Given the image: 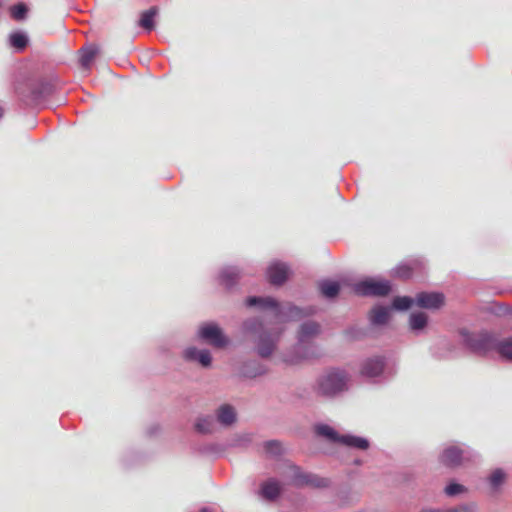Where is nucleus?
Returning a JSON list of instances; mask_svg holds the SVG:
<instances>
[{
	"label": "nucleus",
	"instance_id": "nucleus-26",
	"mask_svg": "<svg viewBox=\"0 0 512 512\" xmlns=\"http://www.w3.org/2000/svg\"><path fill=\"white\" fill-rule=\"evenodd\" d=\"M27 43L28 38L23 33H14L10 36V44L18 50L24 49Z\"/></svg>",
	"mask_w": 512,
	"mask_h": 512
},
{
	"label": "nucleus",
	"instance_id": "nucleus-11",
	"mask_svg": "<svg viewBox=\"0 0 512 512\" xmlns=\"http://www.w3.org/2000/svg\"><path fill=\"white\" fill-rule=\"evenodd\" d=\"M417 306L425 309H437L444 304V295L437 292H421L415 297Z\"/></svg>",
	"mask_w": 512,
	"mask_h": 512
},
{
	"label": "nucleus",
	"instance_id": "nucleus-35",
	"mask_svg": "<svg viewBox=\"0 0 512 512\" xmlns=\"http://www.w3.org/2000/svg\"><path fill=\"white\" fill-rule=\"evenodd\" d=\"M200 512H213V511L209 508H203Z\"/></svg>",
	"mask_w": 512,
	"mask_h": 512
},
{
	"label": "nucleus",
	"instance_id": "nucleus-25",
	"mask_svg": "<svg viewBox=\"0 0 512 512\" xmlns=\"http://www.w3.org/2000/svg\"><path fill=\"white\" fill-rule=\"evenodd\" d=\"M264 450L268 456L277 457L283 453L284 448L279 441L271 440L264 443Z\"/></svg>",
	"mask_w": 512,
	"mask_h": 512
},
{
	"label": "nucleus",
	"instance_id": "nucleus-21",
	"mask_svg": "<svg viewBox=\"0 0 512 512\" xmlns=\"http://www.w3.org/2000/svg\"><path fill=\"white\" fill-rule=\"evenodd\" d=\"M495 351L501 358L512 361V337L497 341Z\"/></svg>",
	"mask_w": 512,
	"mask_h": 512
},
{
	"label": "nucleus",
	"instance_id": "nucleus-36",
	"mask_svg": "<svg viewBox=\"0 0 512 512\" xmlns=\"http://www.w3.org/2000/svg\"><path fill=\"white\" fill-rule=\"evenodd\" d=\"M3 116V109L0 107V118Z\"/></svg>",
	"mask_w": 512,
	"mask_h": 512
},
{
	"label": "nucleus",
	"instance_id": "nucleus-23",
	"mask_svg": "<svg viewBox=\"0 0 512 512\" xmlns=\"http://www.w3.org/2000/svg\"><path fill=\"white\" fill-rule=\"evenodd\" d=\"M410 328L413 331H420L427 325V315L423 312L412 313L409 320Z\"/></svg>",
	"mask_w": 512,
	"mask_h": 512
},
{
	"label": "nucleus",
	"instance_id": "nucleus-17",
	"mask_svg": "<svg viewBox=\"0 0 512 512\" xmlns=\"http://www.w3.org/2000/svg\"><path fill=\"white\" fill-rule=\"evenodd\" d=\"M80 64L83 68L89 69L95 58L100 52L97 45H88L83 47L80 51Z\"/></svg>",
	"mask_w": 512,
	"mask_h": 512
},
{
	"label": "nucleus",
	"instance_id": "nucleus-3",
	"mask_svg": "<svg viewBox=\"0 0 512 512\" xmlns=\"http://www.w3.org/2000/svg\"><path fill=\"white\" fill-rule=\"evenodd\" d=\"M347 381L344 371L330 370L318 377L315 390L321 396L334 397L347 389Z\"/></svg>",
	"mask_w": 512,
	"mask_h": 512
},
{
	"label": "nucleus",
	"instance_id": "nucleus-4",
	"mask_svg": "<svg viewBox=\"0 0 512 512\" xmlns=\"http://www.w3.org/2000/svg\"><path fill=\"white\" fill-rule=\"evenodd\" d=\"M461 334L465 345L476 354L485 355L496 350L498 340L487 332L463 331Z\"/></svg>",
	"mask_w": 512,
	"mask_h": 512
},
{
	"label": "nucleus",
	"instance_id": "nucleus-29",
	"mask_svg": "<svg viewBox=\"0 0 512 512\" xmlns=\"http://www.w3.org/2000/svg\"><path fill=\"white\" fill-rule=\"evenodd\" d=\"M11 16L15 20H23L27 14V7L20 3L10 9Z\"/></svg>",
	"mask_w": 512,
	"mask_h": 512
},
{
	"label": "nucleus",
	"instance_id": "nucleus-16",
	"mask_svg": "<svg viewBox=\"0 0 512 512\" xmlns=\"http://www.w3.org/2000/svg\"><path fill=\"white\" fill-rule=\"evenodd\" d=\"M281 493V484L276 479H269L261 485L260 494L266 500H275Z\"/></svg>",
	"mask_w": 512,
	"mask_h": 512
},
{
	"label": "nucleus",
	"instance_id": "nucleus-13",
	"mask_svg": "<svg viewBox=\"0 0 512 512\" xmlns=\"http://www.w3.org/2000/svg\"><path fill=\"white\" fill-rule=\"evenodd\" d=\"M267 275L273 285H281L286 281L289 269L284 263L276 262L268 267Z\"/></svg>",
	"mask_w": 512,
	"mask_h": 512
},
{
	"label": "nucleus",
	"instance_id": "nucleus-34",
	"mask_svg": "<svg viewBox=\"0 0 512 512\" xmlns=\"http://www.w3.org/2000/svg\"><path fill=\"white\" fill-rule=\"evenodd\" d=\"M248 375L249 376H252V377H255V376H258V375H262L265 373V369L261 366H258L257 370L255 372H250V371H247Z\"/></svg>",
	"mask_w": 512,
	"mask_h": 512
},
{
	"label": "nucleus",
	"instance_id": "nucleus-18",
	"mask_svg": "<svg viewBox=\"0 0 512 512\" xmlns=\"http://www.w3.org/2000/svg\"><path fill=\"white\" fill-rule=\"evenodd\" d=\"M158 14L157 7H151L140 15L138 25L150 32L155 28V17Z\"/></svg>",
	"mask_w": 512,
	"mask_h": 512
},
{
	"label": "nucleus",
	"instance_id": "nucleus-20",
	"mask_svg": "<svg viewBox=\"0 0 512 512\" xmlns=\"http://www.w3.org/2000/svg\"><path fill=\"white\" fill-rule=\"evenodd\" d=\"M390 309L384 306H377L371 311L370 319L373 324L382 325L389 319Z\"/></svg>",
	"mask_w": 512,
	"mask_h": 512
},
{
	"label": "nucleus",
	"instance_id": "nucleus-31",
	"mask_svg": "<svg viewBox=\"0 0 512 512\" xmlns=\"http://www.w3.org/2000/svg\"><path fill=\"white\" fill-rule=\"evenodd\" d=\"M394 275L399 278H409L411 269L407 265H399L394 269Z\"/></svg>",
	"mask_w": 512,
	"mask_h": 512
},
{
	"label": "nucleus",
	"instance_id": "nucleus-24",
	"mask_svg": "<svg viewBox=\"0 0 512 512\" xmlns=\"http://www.w3.org/2000/svg\"><path fill=\"white\" fill-rule=\"evenodd\" d=\"M214 426V420L211 417L199 418L195 424L196 430L203 434L212 433Z\"/></svg>",
	"mask_w": 512,
	"mask_h": 512
},
{
	"label": "nucleus",
	"instance_id": "nucleus-2",
	"mask_svg": "<svg viewBox=\"0 0 512 512\" xmlns=\"http://www.w3.org/2000/svg\"><path fill=\"white\" fill-rule=\"evenodd\" d=\"M243 328L251 334H259L257 341V352L261 357H269L275 350L281 331H275L272 334L264 329L263 323L254 318L244 322Z\"/></svg>",
	"mask_w": 512,
	"mask_h": 512
},
{
	"label": "nucleus",
	"instance_id": "nucleus-8",
	"mask_svg": "<svg viewBox=\"0 0 512 512\" xmlns=\"http://www.w3.org/2000/svg\"><path fill=\"white\" fill-rule=\"evenodd\" d=\"M200 338L211 345L222 348L228 344V339L223 335L222 330L216 324H206L199 329Z\"/></svg>",
	"mask_w": 512,
	"mask_h": 512
},
{
	"label": "nucleus",
	"instance_id": "nucleus-27",
	"mask_svg": "<svg viewBox=\"0 0 512 512\" xmlns=\"http://www.w3.org/2000/svg\"><path fill=\"white\" fill-rule=\"evenodd\" d=\"M414 302L415 299L408 296L396 297L393 300V308L396 310H407Z\"/></svg>",
	"mask_w": 512,
	"mask_h": 512
},
{
	"label": "nucleus",
	"instance_id": "nucleus-7",
	"mask_svg": "<svg viewBox=\"0 0 512 512\" xmlns=\"http://www.w3.org/2000/svg\"><path fill=\"white\" fill-rule=\"evenodd\" d=\"M474 455L466 449H461L457 446H449L444 449L440 456V461L448 467H455L463 464L464 462L471 461Z\"/></svg>",
	"mask_w": 512,
	"mask_h": 512
},
{
	"label": "nucleus",
	"instance_id": "nucleus-10",
	"mask_svg": "<svg viewBox=\"0 0 512 512\" xmlns=\"http://www.w3.org/2000/svg\"><path fill=\"white\" fill-rule=\"evenodd\" d=\"M321 332L320 325L315 321H306L300 325L298 331V345L297 349H302V347L309 343L311 340L316 338Z\"/></svg>",
	"mask_w": 512,
	"mask_h": 512
},
{
	"label": "nucleus",
	"instance_id": "nucleus-14",
	"mask_svg": "<svg viewBox=\"0 0 512 512\" xmlns=\"http://www.w3.org/2000/svg\"><path fill=\"white\" fill-rule=\"evenodd\" d=\"M384 369V360L382 357L376 356L368 358L362 364L361 373L366 377L379 376Z\"/></svg>",
	"mask_w": 512,
	"mask_h": 512
},
{
	"label": "nucleus",
	"instance_id": "nucleus-5",
	"mask_svg": "<svg viewBox=\"0 0 512 512\" xmlns=\"http://www.w3.org/2000/svg\"><path fill=\"white\" fill-rule=\"evenodd\" d=\"M317 433L332 442H338L351 448H356L359 450H367L369 448V441L367 439L350 434L339 435L332 427L328 425L318 426Z\"/></svg>",
	"mask_w": 512,
	"mask_h": 512
},
{
	"label": "nucleus",
	"instance_id": "nucleus-15",
	"mask_svg": "<svg viewBox=\"0 0 512 512\" xmlns=\"http://www.w3.org/2000/svg\"><path fill=\"white\" fill-rule=\"evenodd\" d=\"M216 418L222 426L229 427L237 420L236 409L230 404H222L216 410Z\"/></svg>",
	"mask_w": 512,
	"mask_h": 512
},
{
	"label": "nucleus",
	"instance_id": "nucleus-28",
	"mask_svg": "<svg viewBox=\"0 0 512 512\" xmlns=\"http://www.w3.org/2000/svg\"><path fill=\"white\" fill-rule=\"evenodd\" d=\"M505 473L502 469H495L490 477L489 483L493 488H498L505 480Z\"/></svg>",
	"mask_w": 512,
	"mask_h": 512
},
{
	"label": "nucleus",
	"instance_id": "nucleus-22",
	"mask_svg": "<svg viewBox=\"0 0 512 512\" xmlns=\"http://www.w3.org/2000/svg\"><path fill=\"white\" fill-rule=\"evenodd\" d=\"M319 288L326 298H334L338 295L340 286L338 282L325 280L319 283Z\"/></svg>",
	"mask_w": 512,
	"mask_h": 512
},
{
	"label": "nucleus",
	"instance_id": "nucleus-30",
	"mask_svg": "<svg viewBox=\"0 0 512 512\" xmlns=\"http://www.w3.org/2000/svg\"><path fill=\"white\" fill-rule=\"evenodd\" d=\"M444 491L448 496H456L461 493H464L466 491V488L458 483H450L445 487Z\"/></svg>",
	"mask_w": 512,
	"mask_h": 512
},
{
	"label": "nucleus",
	"instance_id": "nucleus-1",
	"mask_svg": "<svg viewBox=\"0 0 512 512\" xmlns=\"http://www.w3.org/2000/svg\"><path fill=\"white\" fill-rule=\"evenodd\" d=\"M246 304L250 307L256 306L263 311H270L273 317L280 323L297 321L315 312L311 307L301 309L291 304L281 305L272 297H249L246 300Z\"/></svg>",
	"mask_w": 512,
	"mask_h": 512
},
{
	"label": "nucleus",
	"instance_id": "nucleus-19",
	"mask_svg": "<svg viewBox=\"0 0 512 512\" xmlns=\"http://www.w3.org/2000/svg\"><path fill=\"white\" fill-rule=\"evenodd\" d=\"M219 278L221 284L231 287L240 278V271L236 267H226L221 271Z\"/></svg>",
	"mask_w": 512,
	"mask_h": 512
},
{
	"label": "nucleus",
	"instance_id": "nucleus-32",
	"mask_svg": "<svg viewBox=\"0 0 512 512\" xmlns=\"http://www.w3.org/2000/svg\"><path fill=\"white\" fill-rule=\"evenodd\" d=\"M311 356L308 354L303 355H295V356H285L284 361L289 364H298L303 360L309 359Z\"/></svg>",
	"mask_w": 512,
	"mask_h": 512
},
{
	"label": "nucleus",
	"instance_id": "nucleus-9",
	"mask_svg": "<svg viewBox=\"0 0 512 512\" xmlns=\"http://www.w3.org/2000/svg\"><path fill=\"white\" fill-rule=\"evenodd\" d=\"M288 468L291 472V481L296 485L309 484L315 487H325L328 485V481L325 479H319L318 477L311 474H303L299 467L288 464Z\"/></svg>",
	"mask_w": 512,
	"mask_h": 512
},
{
	"label": "nucleus",
	"instance_id": "nucleus-33",
	"mask_svg": "<svg viewBox=\"0 0 512 512\" xmlns=\"http://www.w3.org/2000/svg\"><path fill=\"white\" fill-rule=\"evenodd\" d=\"M422 512H474L473 507L470 506H460L454 509L449 510H423Z\"/></svg>",
	"mask_w": 512,
	"mask_h": 512
},
{
	"label": "nucleus",
	"instance_id": "nucleus-6",
	"mask_svg": "<svg viewBox=\"0 0 512 512\" xmlns=\"http://www.w3.org/2000/svg\"><path fill=\"white\" fill-rule=\"evenodd\" d=\"M391 290L390 282L374 278H367L354 285V291L362 296H385Z\"/></svg>",
	"mask_w": 512,
	"mask_h": 512
},
{
	"label": "nucleus",
	"instance_id": "nucleus-12",
	"mask_svg": "<svg viewBox=\"0 0 512 512\" xmlns=\"http://www.w3.org/2000/svg\"><path fill=\"white\" fill-rule=\"evenodd\" d=\"M183 357L190 362H197L202 367L208 368L211 366L212 357L208 350H198L195 347H188L183 351Z\"/></svg>",
	"mask_w": 512,
	"mask_h": 512
}]
</instances>
